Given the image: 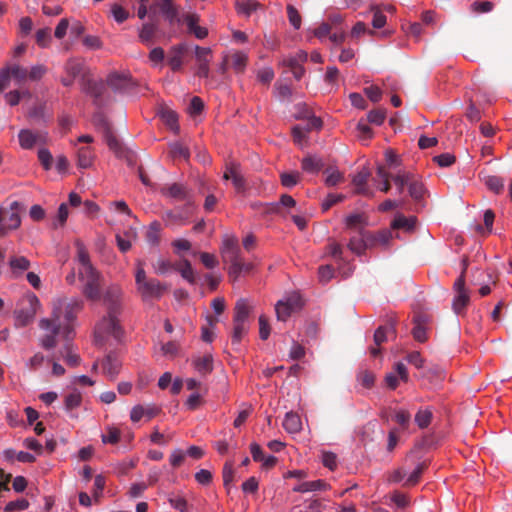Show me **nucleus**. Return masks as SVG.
Masks as SVG:
<instances>
[{"mask_svg":"<svg viewBox=\"0 0 512 512\" xmlns=\"http://www.w3.org/2000/svg\"><path fill=\"white\" fill-rule=\"evenodd\" d=\"M223 261L229 264L228 275L232 281H237L243 273L241 268V253L237 240L226 238L221 247Z\"/></svg>","mask_w":512,"mask_h":512,"instance_id":"20e7f679","label":"nucleus"},{"mask_svg":"<svg viewBox=\"0 0 512 512\" xmlns=\"http://www.w3.org/2000/svg\"><path fill=\"white\" fill-rule=\"evenodd\" d=\"M192 365L201 375H207L213 370V357L210 354L193 358Z\"/></svg>","mask_w":512,"mask_h":512,"instance_id":"c756f323","label":"nucleus"},{"mask_svg":"<svg viewBox=\"0 0 512 512\" xmlns=\"http://www.w3.org/2000/svg\"><path fill=\"white\" fill-rule=\"evenodd\" d=\"M223 177L225 180L231 179L233 186L238 192L244 190V178L237 172L234 167H228Z\"/></svg>","mask_w":512,"mask_h":512,"instance_id":"a19ab883","label":"nucleus"},{"mask_svg":"<svg viewBox=\"0 0 512 512\" xmlns=\"http://www.w3.org/2000/svg\"><path fill=\"white\" fill-rule=\"evenodd\" d=\"M104 444H116L120 440V432L117 428L108 427L107 432L101 435Z\"/></svg>","mask_w":512,"mask_h":512,"instance_id":"e2e57ef3","label":"nucleus"},{"mask_svg":"<svg viewBox=\"0 0 512 512\" xmlns=\"http://www.w3.org/2000/svg\"><path fill=\"white\" fill-rule=\"evenodd\" d=\"M328 489H330V485L325 480L318 479L314 481L301 482L295 485L292 490L298 493H308L316 491H325Z\"/></svg>","mask_w":512,"mask_h":512,"instance_id":"4be33fe9","label":"nucleus"},{"mask_svg":"<svg viewBox=\"0 0 512 512\" xmlns=\"http://www.w3.org/2000/svg\"><path fill=\"white\" fill-rule=\"evenodd\" d=\"M308 128H305L302 124L295 125L292 127V135L294 142L300 146L307 142Z\"/></svg>","mask_w":512,"mask_h":512,"instance_id":"603ef678","label":"nucleus"},{"mask_svg":"<svg viewBox=\"0 0 512 512\" xmlns=\"http://www.w3.org/2000/svg\"><path fill=\"white\" fill-rule=\"evenodd\" d=\"M390 337H395V325L390 322L386 325L379 326L374 333V343L376 347L370 348V354L377 357L380 354V346L388 341Z\"/></svg>","mask_w":512,"mask_h":512,"instance_id":"dca6fc26","label":"nucleus"},{"mask_svg":"<svg viewBox=\"0 0 512 512\" xmlns=\"http://www.w3.org/2000/svg\"><path fill=\"white\" fill-rule=\"evenodd\" d=\"M416 217L410 216L406 217L403 214H397L391 224V227L394 229H404L407 232L412 231L416 225Z\"/></svg>","mask_w":512,"mask_h":512,"instance_id":"72a5a7b5","label":"nucleus"},{"mask_svg":"<svg viewBox=\"0 0 512 512\" xmlns=\"http://www.w3.org/2000/svg\"><path fill=\"white\" fill-rule=\"evenodd\" d=\"M292 312L299 310L302 307V300L298 293L293 292L282 298Z\"/></svg>","mask_w":512,"mask_h":512,"instance_id":"6e6d98bb","label":"nucleus"},{"mask_svg":"<svg viewBox=\"0 0 512 512\" xmlns=\"http://www.w3.org/2000/svg\"><path fill=\"white\" fill-rule=\"evenodd\" d=\"M274 95L279 101H289L292 96L290 81L284 80V75L275 83Z\"/></svg>","mask_w":512,"mask_h":512,"instance_id":"7c9ffc66","label":"nucleus"},{"mask_svg":"<svg viewBox=\"0 0 512 512\" xmlns=\"http://www.w3.org/2000/svg\"><path fill=\"white\" fill-rule=\"evenodd\" d=\"M28 117L37 123L47 124L51 121L53 114L47 111L45 103H41L29 109Z\"/></svg>","mask_w":512,"mask_h":512,"instance_id":"393cba45","label":"nucleus"},{"mask_svg":"<svg viewBox=\"0 0 512 512\" xmlns=\"http://www.w3.org/2000/svg\"><path fill=\"white\" fill-rule=\"evenodd\" d=\"M196 209H187L186 206L176 207L172 210H167L163 219L169 223H177L179 225H186L189 218L194 214Z\"/></svg>","mask_w":512,"mask_h":512,"instance_id":"6ab92c4d","label":"nucleus"},{"mask_svg":"<svg viewBox=\"0 0 512 512\" xmlns=\"http://www.w3.org/2000/svg\"><path fill=\"white\" fill-rule=\"evenodd\" d=\"M158 115L162 122L175 134L179 133L178 114L166 107L159 110Z\"/></svg>","mask_w":512,"mask_h":512,"instance_id":"a878e982","label":"nucleus"},{"mask_svg":"<svg viewBox=\"0 0 512 512\" xmlns=\"http://www.w3.org/2000/svg\"><path fill=\"white\" fill-rule=\"evenodd\" d=\"M107 84L115 92H129L135 85L130 73L113 72L107 78Z\"/></svg>","mask_w":512,"mask_h":512,"instance_id":"2eb2a0df","label":"nucleus"},{"mask_svg":"<svg viewBox=\"0 0 512 512\" xmlns=\"http://www.w3.org/2000/svg\"><path fill=\"white\" fill-rule=\"evenodd\" d=\"M103 374L113 380L120 372L122 361L116 352H109L101 362Z\"/></svg>","mask_w":512,"mask_h":512,"instance_id":"a211bd4d","label":"nucleus"},{"mask_svg":"<svg viewBox=\"0 0 512 512\" xmlns=\"http://www.w3.org/2000/svg\"><path fill=\"white\" fill-rule=\"evenodd\" d=\"M408 191L410 196L416 201L421 200L425 194L423 183L419 180L413 179V177L410 180Z\"/></svg>","mask_w":512,"mask_h":512,"instance_id":"de8ad7c7","label":"nucleus"},{"mask_svg":"<svg viewBox=\"0 0 512 512\" xmlns=\"http://www.w3.org/2000/svg\"><path fill=\"white\" fill-rule=\"evenodd\" d=\"M325 174L324 183L328 187H334L344 180L343 174L336 167H328Z\"/></svg>","mask_w":512,"mask_h":512,"instance_id":"79ce46f5","label":"nucleus"},{"mask_svg":"<svg viewBox=\"0 0 512 512\" xmlns=\"http://www.w3.org/2000/svg\"><path fill=\"white\" fill-rule=\"evenodd\" d=\"M178 271L183 279H185L190 284L195 283V274L194 270L191 266L189 260L184 259L178 266L175 268Z\"/></svg>","mask_w":512,"mask_h":512,"instance_id":"37998d69","label":"nucleus"},{"mask_svg":"<svg viewBox=\"0 0 512 512\" xmlns=\"http://www.w3.org/2000/svg\"><path fill=\"white\" fill-rule=\"evenodd\" d=\"M172 157L188 160L190 157L189 149L182 143L176 141L169 145Z\"/></svg>","mask_w":512,"mask_h":512,"instance_id":"09e8293b","label":"nucleus"},{"mask_svg":"<svg viewBox=\"0 0 512 512\" xmlns=\"http://www.w3.org/2000/svg\"><path fill=\"white\" fill-rule=\"evenodd\" d=\"M323 166V162L316 156L304 157L301 161V168L304 172L317 174Z\"/></svg>","mask_w":512,"mask_h":512,"instance_id":"c9c22d12","label":"nucleus"},{"mask_svg":"<svg viewBox=\"0 0 512 512\" xmlns=\"http://www.w3.org/2000/svg\"><path fill=\"white\" fill-rule=\"evenodd\" d=\"M117 313L112 315L108 312L107 316L103 317L95 326L94 339L96 345L103 346L109 339L113 338L116 341H121L123 337V329L119 325Z\"/></svg>","mask_w":512,"mask_h":512,"instance_id":"7ed1b4c3","label":"nucleus"},{"mask_svg":"<svg viewBox=\"0 0 512 512\" xmlns=\"http://www.w3.org/2000/svg\"><path fill=\"white\" fill-rule=\"evenodd\" d=\"M370 177V171L362 167L352 178V184L355 186V193L364 196H373L372 190L367 186Z\"/></svg>","mask_w":512,"mask_h":512,"instance_id":"aec40b11","label":"nucleus"},{"mask_svg":"<svg viewBox=\"0 0 512 512\" xmlns=\"http://www.w3.org/2000/svg\"><path fill=\"white\" fill-rule=\"evenodd\" d=\"M283 428L289 434H297L302 430V422L300 416L293 412H287L285 414L283 423Z\"/></svg>","mask_w":512,"mask_h":512,"instance_id":"cd10ccee","label":"nucleus"},{"mask_svg":"<svg viewBox=\"0 0 512 512\" xmlns=\"http://www.w3.org/2000/svg\"><path fill=\"white\" fill-rule=\"evenodd\" d=\"M122 290L118 285H111L104 294V303L107 305L108 312L120 314L121 312Z\"/></svg>","mask_w":512,"mask_h":512,"instance_id":"f3484780","label":"nucleus"},{"mask_svg":"<svg viewBox=\"0 0 512 512\" xmlns=\"http://www.w3.org/2000/svg\"><path fill=\"white\" fill-rule=\"evenodd\" d=\"M21 305L22 307L14 312L15 325L20 328L27 326L34 320L41 304L36 294L30 292L23 297Z\"/></svg>","mask_w":512,"mask_h":512,"instance_id":"423d86ee","label":"nucleus"},{"mask_svg":"<svg viewBox=\"0 0 512 512\" xmlns=\"http://www.w3.org/2000/svg\"><path fill=\"white\" fill-rule=\"evenodd\" d=\"M82 403V394L78 390H74L73 392L67 394L64 399V410L68 414V416L72 419H77L78 414L75 410Z\"/></svg>","mask_w":512,"mask_h":512,"instance_id":"412c9836","label":"nucleus"},{"mask_svg":"<svg viewBox=\"0 0 512 512\" xmlns=\"http://www.w3.org/2000/svg\"><path fill=\"white\" fill-rule=\"evenodd\" d=\"M157 4L164 18L170 23L174 22L178 17V9L172 0H157Z\"/></svg>","mask_w":512,"mask_h":512,"instance_id":"473e14b6","label":"nucleus"},{"mask_svg":"<svg viewBox=\"0 0 512 512\" xmlns=\"http://www.w3.org/2000/svg\"><path fill=\"white\" fill-rule=\"evenodd\" d=\"M156 31V26L152 23H144L139 32V38L143 43H149Z\"/></svg>","mask_w":512,"mask_h":512,"instance_id":"13d9d810","label":"nucleus"},{"mask_svg":"<svg viewBox=\"0 0 512 512\" xmlns=\"http://www.w3.org/2000/svg\"><path fill=\"white\" fill-rule=\"evenodd\" d=\"M314 37H316L321 43H330L333 46H340L344 39L345 33L340 30H332L329 23L323 22L318 27L309 29L308 31Z\"/></svg>","mask_w":512,"mask_h":512,"instance_id":"6e6552de","label":"nucleus"},{"mask_svg":"<svg viewBox=\"0 0 512 512\" xmlns=\"http://www.w3.org/2000/svg\"><path fill=\"white\" fill-rule=\"evenodd\" d=\"M111 14L114 20L119 24L123 23L129 18V12L119 4H113L111 6Z\"/></svg>","mask_w":512,"mask_h":512,"instance_id":"338daca9","label":"nucleus"},{"mask_svg":"<svg viewBox=\"0 0 512 512\" xmlns=\"http://www.w3.org/2000/svg\"><path fill=\"white\" fill-rule=\"evenodd\" d=\"M79 280L82 283V292L90 300L100 299V273L94 267L79 268Z\"/></svg>","mask_w":512,"mask_h":512,"instance_id":"0eeeda50","label":"nucleus"},{"mask_svg":"<svg viewBox=\"0 0 512 512\" xmlns=\"http://www.w3.org/2000/svg\"><path fill=\"white\" fill-rule=\"evenodd\" d=\"M247 331V323L234 322L233 334L231 338L232 345H239Z\"/></svg>","mask_w":512,"mask_h":512,"instance_id":"3c124183","label":"nucleus"},{"mask_svg":"<svg viewBox=\"0 0 512 512\" xmlns=\"http://www.w3.org/2000/svg\"><path fill=\"white\" fill-rule=\"evenodd\" d=\"M168 502L170 503V505L178 510L179 512H187L188 511V503L187 501L181 497V496H178V495H170L168 497Z\"/></svg>","mask_w":512,"mask_h":512,"instance_id":"774afa93","label":"nucleus"},{"mask_svg":"<svg viewBox=\"0 0 512 512\" xmlns=\"http://www.w3.org/2000/svg\"><path fill=\"white\" fill-rule=\"evenodd\" d=\"M83 307V301L73 297L70 299L60 297L52 302V313L49 318L62 328V336L65 340H72L77 314Z\"/></svg>","mask_w":512,"mask_h":512,"instance_id":"f257e3e1","label":"nucleus"},{"mask_svg":"<svg viewBox=\"0 0 512 512\" xmlns=\"http://www.w3.org/2000/svg\"><path fill=\"white\" fill-rule=\"evenodd\" d=\"M20 67L21 66H13V69H10V66H5L0 70V92H3L10 84L11 76H14L17 79H20L22 76L20 75Z\"/></svg>","mask_w":512,"mask_h":512,"instance_id":"2f4dec72","label":"nucleus"},{"mask_svg":"<svg viewBox=\"0 0 512 512\" xmlns=\"http://www.w3.org/2000/svg\"><path fill=\"white\" fill-rule=\"evenodd\" d=\"M370 233L361 232L359 236L351 237L348 243V248L351 252L361 255L365 252L370 244Z\"/></svg>","mask_w":512,"mask_h":512,"instance_id":"5701e85b","label":"nucleus"},{"mask_svg":"<svg viewBox=\"0 0 512 512\" xmlns=\"http://www.w3.org/2000/svg\"><path fill=\"white\" fill-rule=\"evenodd\" d=\"M66 341L67 343L60 350V354L65 359L67 365L75 367L80 363V357L73 351L72 340Z\"/></svg>","mask_w":512,"mask_h":512,"instance_id":"4c0bfd02","label":"nucleus"},{"mask_svg":"<svg viewBox=\"0 0 512 512\" xmlns=\"http://www.w3.org/2000/svg\"><path fill=\"white\" fill-rule=\"evenodd\" d=\"M486 186L496 194L502 192L504 188V180L501 177L490 175L485 179Z\"/></svg>","mask_w":512,"mask_h":512,"instance_id":"864d4df0","label":"nucleus"},{"mask_svg":"<svg viewBox=\"0 0 512 512\" xmlns=\"http://www.w3.org/2000/svg\"><path fill=\"white\" fill-rule=\"evenodd\" d=\"M281 184L286 188H293L299 181L298 172H283L280 175Z\"/></svg>","mask_w":512,"mask_h":512,"instance_id":"052dcab7","label":"nucleus"},{"mask_svg":"<svg viewBox=\"0 0 512 512\" xmlns=\"http://www.w3.org/2000/svg\"><path fill=\"white\" fill-rule=\"evenodd\" d=\"M77 167L80 169H88L92 167L95 159V153L90 147H79L76 152Z\"/></svg>","mask_w":512,"mask_h":512,"instance_id":"b1692460","label":"nucleus"},{"mask_svg":"<svg viewBox=\"0 0 512 512\" xmlns=\"http://www.w3.org/2000/svg\"><path fill=\"white\" fill-rule=\"evenodd\" d=\"M184 22L190 33H193L196 38L204 39L208 35V31L205 27L198 25L199 17L196 14H187L184 16Z\"/></svg>","mask_w":512,"mask_h":512,"instance_id":"bb28decb","label":"nucleus"},{"mask_svg":"<svg viewBox=\"0 0 512 512\" xmlns=\"http://www.w3.org/2000/svg\"><path fill=\"white\" fill-rule=\"evenodd\" d=\"M19 146L23 150H32L38 143L46 144L48 140V133L46 131L35 132L31 129L25 128L18 132Z\"/></svg>","mask_w":512,"mask_h":512,"instance_id":"ddd939ff","label":"nucleus"},{"mask_svg":"<svg viewBox=\"0 0 512 512\" xmlns=\"http://www.w3.org/2000/svg\"><path fill=\"white\" fill-rule=\"evenodd\" d=\"M35 38L40 47H47L51 41V29L46 27L37 30Z\"/></svg>","mask_w":512,"mask_h":512,"instance_id":"680f3d73","label":"nucleus"},{"mask_svg":"<svg viewBox=\"0 0 512 512\" xmlns=\"http://www.w3.org/2000/svg\"><path fill=\"white\" fill-rule=\"evenodd\" d=\"M297 119L305 120L306 123L303 125L305 128H308V132L312 130H320L322 128L323 122L320 117L315 116L314 114H303V115H295Z\"/></svg>","mask_w":512,"mask_h":512,"instance_id":"c03bdc74","label":"nucleus"},{"mask_svg":"<svg viewBox=\"0 0 512 512\" xmlns=\"http://www.w3.org/2000/svg\"><path fill=\"white\" fill-rule=\"evenodd\" d=\"M19 208L20 203L18 201H13L10 204L9 212L3 215L2 207H0V235H6L20 226L21 218L19 215Z\"/></svg>","mask_w":512,"mask_h":512,"instance_id":"9b49d317","label":"nucleus"},{"mask_svg":"<svg viewBox=\"0 0 512 512\" xmlns=\"http://www.w3.org/2000/svg\"><path fill=\"white\" fill-rule=\"evenodd\" d=\"M135 283L138 292L144 301L162 297L166 287L157 279L146 276L144 263L141 260L136 262Z\"/></svg>","mask_w":512,"mask_h":512,"instance_id":"f03ea898","label":"nucleus"},{"mask_svg":"<svg viewBox=\"0 0 512 512\" xmlns=\"http://www.w3.org/2000/svg\"><path fill=\"white\" fill-rule=\"evenodd\" d=\"M8 265L13 276L19 277L30 268V261L25 256H12Z\"/></svg>","mask_w":512,"mask_h":512,"instance_id":"c85d7f7f","label":"nucleus"},{"mask_svg":"<svg viewBox=\"0 0 512 512\" xmlns=\"http://www.w3.org/2000/svg\"><path fill=\"white\" fill-rule=\"evenodd\" d=\"M94 124L96 128L102 132L110 150H112L116 155H120L122 151L121 143L113 134L112 127L107 118L102 114H98L94 117Z\"/></svg>","mask_w":512,"mask_h":512,"instance_id":"9d476101","label":"nucleus"},{"mask_svg":"<svg viewBox=\"0 0 512 512\" xmlns=\"http://www.w3.org/2000/svg\"><path fill=\"white\" fill-rule=\"evenodd\" d=\"M77 259L80 264L79 268L93 267L90 262L89 254L84 247V245L80 242H77Z\"/></svg>","mask_w":512,"mask_h":512,"instance_id":"5fc2aeb1","label":"nucleus"},{"mask_svg":"<svg viewBox=\"0 0 512 512\" xmlns=\"http://www.w3.org/2000/svg\"><path fill=\"white\" fill-rule=\"evenodd\" d=\"M275 312L279 321H286L293 313L282 299L275 304Z\"/></svg>","mask_w":512,"mask_h":512,"instance_id":"4d7b16f0","label":"nucleus"},{"mask_svg":"<svg viewBox=\"0 0 512 512\" xmlns=\"http://www.w3.org/2000/svg\"><path fill=\"white\" fill-rule=\"evenodd\" d=\"M153 270L158 275H166L171 271L175 270L176 265H173L169 260L164 258H158L156 262L152 264Z\"/></svg>","mask_w":512,"mask_h":512,"instance_id":"49530a36","label":"nucleus"},{"mask_svg":"<svg viewBox=\"0 0 512 512\" xmlns=\"http://www.w3.org/2000/svg\"><path fill=\"white\" fill-rule=\"evenodd\" d=\"M39 327L45 332L39 340L40 346L45 350H51L55 348L57 345V335H62L61 326L49 318H42L39 321Z\"/></svg>","mask_w":512,"mask_h":512,"instance_id":"1a4fd4ad","label":"nucleus"},{"mask_svg":"<svg viewBox=\"0 0 512 512\" xmlns=\"http://www.w3.org/2000/svg\"><path fill=\"white\" fill-rule=\"evenodd\" d=\"M249 305L246 299H239L235 305L234 322L247 323L249 317Z\"/></svg>","mask_w":512,"mask_h":512,"instance_id":"f704fd0d","label":"nucleus"},{"mask_svg":"<svg viewBox=\"0 0 512 512\" xmlns=\"http://www.w3.org/2000/svg\"><path fill=\"white\" fill-rule=\"evenodd\" d=\"M26 96H30V93H29L28 90H24L22 92H20L18 90H13V91H10L8 93H5V95H4L6 102L10 106L18 105L20 100H21V98L22 97H26Z\"/></svg>","mask_w":512,"mask_h":512,"instance_id":"bf43d9fd","label":"nucleus"},{"mask_svg":"<svg viewBox=\"0 0 512 512\" xmlns=\"http://www.w3.org/2000/svg\"><path fill=\"white\" fill-rule=\"evenodd\" d=\"M327 250L329 255H331L336 260L339 273L342 275V277H350L353 274L354 266L344 260L343 247L336 242H332L327 246Z\"/></svg>","mask_w":512,"mask_h":512,"instance_id":"4468645a","label":"nucleus"},{"mask_svg":"<svg viewBox=\"0 0 512 512\" xmlns=\"http://www.w3.org/2000/svg\"><path fill=\"white\" fill-rule=\"evenodd\" d=\"M80 86L86 95L92 97L94 102L99 104L105 90V84L101 79L84 73L80 79Z\"/></svg>","mask_w":512,"mask_h":512,"instance_id":"f8f14e48","label":"nucleus"},{"mask_svg":"<svg viewBox=\"0 0 512 512\" xmlns=\"http://www.w3.org/2000/svg\"><path fill=\"white\" fill-rule=\"evenodd\" d=\"M394 420L400 425V427L403 430H405L409 427L411 423V414L408 410L404 408L397 409L394 412Z\"/></svg>","mask_w":512,"mask_h":512,"instance_id":"8fccbe9b","label":"nucleus"},{"mask_svg":"<svg viewBox=\"0 0 512 512\" xmlns=\"http://www.w3.org/2000/svg\"><path fill=\"white\" fill-rule=\"evenodd\" d=\"M236 10L238 14L249 17L253 12L261 7V4L256 0H237Z\"/></svg>","mask_w":512,"mask_h":512,"instance_id":"e433bc0d","label":"nucleus"},{"mask_svg":"<svg viewBox=\"0 0 512 512\" xmlns=\"http://www.w3.org/2000/svg\"><path fill=\"white\" fill-rule=\"evenodd\" d=\"M432 418H433L432 410L430 408H424V409H419L416 412L414 421L420 429H425L431 424Z\"/></svg>","mask_w":512,"mask_h":512,"instance_id":"ea45409f","label":"nucleus"},{"mask_svg":"<svg viewBox=\"0 0 512 512\" xmlns=\"http://www.w3.org/2000/svg\"><path fill=\"white\" fill-rule=\"evenodd\" d=\"M358 137L362 140H368L372 137L373 132L371 127L369 126V122L367 120L361 119L356 126Z\"/></svg>","mask_w":512,"mask_h":512,"instance_id":"0e129e2a","label":"nucleus"},{"mask_svg":"<svg viewBox=\"0 0 512 512\" xmlns=\"http://www.w3.org/2000/svg\"><path fill=\"white\" fill-rule=\"evenodd\" d=\"M37 155H38V159H39L41 165L43 166V168L46 171L50 170L52 167V160H53L51 152L47 148L43 147L38 150Z\"/></svg>","mask_w":512,"mask_h":512,"instance_id":"69168bd1","label":"nucleus"},{"mask_svg":"<svg viewBox=\"0 0 512 512\" xmlns=\"http://www.w3.org/2000/svg\"><path fill=\"white\" fill-rule=\"evenodd\" d=\"M469 294L467 291L456 293L452 301V308L456 315H461L469 303Z\"/></svg>","mask_w":512,"mask_h":512,"instance_id":"58836bf2","label":"nucleus"},{"mask_svg":"<svg viewBox=\"0 0 512 512\" xmlns=\"http://www.w3.org/2000/svg\"><path fill=\"white\" fill-rule=\"evenodd\" d=\"M344 223L348 229H356L367 224L366 217L362 213H352L345 217Z\"/></svg>","mask_w":512,"mask_h":512,"instance_id":"a18cd8bd","label":"nucleus"},{"mask_svg":"<svg viewBox=\"0 0 512 512\" xmlns=\"http://www.w3.org/2000/svg\"><path fill=\"white\" fill-rule=\"evenodd\" d=\"M160 193L171 202H183L187 209H197L192 189L183 183H170L161 187Z\"/></svg>","mask_w":512,"mask_h":512,"instance_id":"39448f33","label":"nucleus"}]
</instances>
